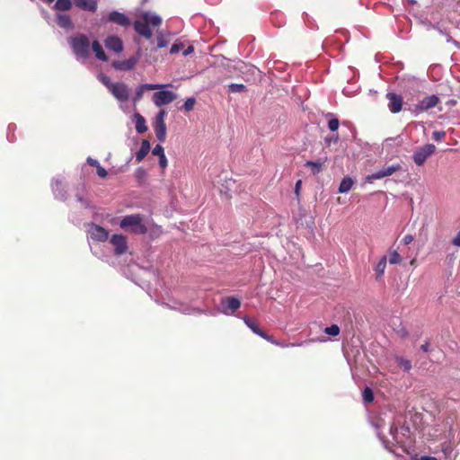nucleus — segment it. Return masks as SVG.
<instances>
[{"mask_svg": "<svg viewBox=\"0 0 460 460\" xmlns=\"http://www.w3.org/2000/svg\"><path fill=\"white\" fill-rule=\"evenodd\" d=\"M162 18L155 13L145 12L135 21L134 29L142 37L151 39L153 32L150 27H159L162 24Z\"/></svg>", "mask_w": 460, "mask_h": 460, "instance_id": "1", "label": "nucleus"}, {"mask_svg": "<svg viewBox=\"0 0 460 460\" xmlns=\"http://www.w3.org/2000/svg\"><path fill=\"white\" fill-rule=\"evenodd\" d=\"M68 43L76 60L84 63L90 56V40L88 37L82 33H76L68 39Z\"/></svg>", "mask_w": 460, "mask_h": 460, "instance_id": "2", "label": "nucleus"}, {"mask_svg": "<svg viewBox=\"0 0 460 460\" xmlns=\"http://www.w3.org/2000/svg\"><path fill=\"white\" fill-rule=\"evenodd\" d=\"M119 226L121 228L137 234H145L147 230L146 226L143 223V218L139 215L125 217L120 221Z\"/></svg>", "mask_w": 460, "mask_h": 460, "instance_id": "3", "label": "nucleus"}, {"mask_svg": "<svg viewBox=\"0 0 460 460\" xmlns=\"http://www.w3.org/2000/svg\"><path fill=\"white\" fill-rule=\"evenodd\" d=\"M176 97L177 95L172 91L161 90L153 94L152 101L155 106L161 107L172 102Z\"/></svg>", "mask_w": 460, "mask_h": 460, "instance_id": "4", "label": "nucleus"}, {"mask_svg": "<svg viewBox=\"0 0 460 460\" xmlns=\"http://www.w3.org/2000/svg\"><path fill=\"white\" fill-rule=\"evenodd\" d=\"M435 146L433 144H427L418 148L413 154V161L417 165H422L427 158L435 152Z\"/></svg>", "mask_w": 460, "mask_h": 460, "instance_id": "5", "label": "nucleus"}, {"mask_svg": "<svg viewBox=\"0 0 460 460\" xmlns=\"http://www.w3.org/2000/svg\"><path fill=\"white\" fill-rule=\"evenodd\" d=\"M111 94L120 102H127L129 97V90L123 83H115L110 90Z\"/></svg>", "mask_w": 460, "mask_h": 460, "instance_id": "6", "label": "nucleus"}, {"mask_svg": "<svg viewBox=\"0 0 460 460\" xmlns=\"http://www.w3.org/2000/svg\"><path fill=\"white\" fill-rule=\"evenodd\" d=\"M140 55L137 53L126 60H116L112 63V66L119 71H130L132 70L139 60Z\"/></svg>", "mask_w": 460, "mask_h": 460, "instance_id": "7", "label": "nucleus"}, {"mask_svg": "<svg viewBox=\"0 0 460 460\" xmlns=\"http://www.w3.org/2000/svg\"><path fill=\"white\" fill-rule=\"evenodd\" d=\"M399 170H401V165L399 164L384 166L382 169L367 176V180L373 181L382 179L394 174L395 172Z\"/></svg>", "mask_w": 460, "mask_h": 460, "instance_id": "8", "label": "nucleus"}, {"mask_svg": "<svg viewBox=\"0 0 460 460\" xmlns=\"http://www.w3.org/2000/svg\"><path fill=\"white\" fill-rule=\"evenodd\" d=\"M439 102V98L437 95H430L421 100L414 108L413 111L416 113L427 111L434 108Z\"/></svg>", "mask_w": 460, "mask_h": 460, "instance_id": "9", "label": "nucleus"}, {"mask_svg": "<svg viewBox=\"0 0 460 460\" xmlns=\"http://www.w3.org/2000/svg\"><path fill=\"white\" fill-rule=\"evenodd\" d=\"M111 243L114 247V252L117 255H121L127 251V240L126 237L121 234H114L111 238Z\"/></svg>", "mask_w": 460, "mask_h": 460, "instance_id": "10", "label": "nucleus"}, {"mask_svg": "<svg viewBox=\"0 0 460 460\" xmlns=\"http://www.w3.org/2000/svg\"><path fill=\"white\" fill-rule=\"evenodd\" d=\"M386 98L388 100V108L391 112L397 113L401 111L402 105V98L401 95H398L394 93H388L386 94Z\"/></svg>", "mask_w": 460, "mask_h": 460, "instance_id": "11", "label": "nucleus"}, {"mask_svg": "<svg viewBox=\"0 0 460 460\" xmlns=\"http://www.w3.org/2000/svg\"><path fill=\"white\" fill-rule=\"evenodd\" d=\"M88 234L93 240L103 242L108 238V232L102 226L97 225L90 226Z\"/></svg>", "mask_w": 460, "mask_h": 460, "instance_id": "12", "label": "nucleus"}, {"mask_svg": "<svg viewBox=\"0 0 460 460\" xmlns=\"http://www.w3.org/2000/svg\"><path fill=\"white\" fill-rule=\"evenodd\" d=\"M108 21L123 27H127L130 24L128 17L118 11L111 12L108 15Z\"/></svg>", "mask_w": 460, "mask_h": 460, "instance_id": "13", "label": "nucleus"}, {"mask_svg": "<svg viewBox=\"0 0 460 460\" xmlns=\"http://www.w3.org/2000/svg\"><path fill=\"white\" fill-rule=\"evenodd\" d=\"M105 47L114 51L115 53H120L123 50L122 40L117 36H109L105 40Z\"/></svg>", "mask_w": 460, "mask_h": 460, "instance_id": "14", "label": "nucleus"}, {"mask_svg": "<svg viewBox=\"0 0 460 460\" xmlns=\"http://www.w3.org/2000/svg\"><path fill=\"white\" fill-rule=\"evenodd\" d=\"M58 25L63 29L72 31L74 23L69 15L64 13H58L56 15Z\"/></svg>", "mask_w": 460, "mask_h": 460, "instance_id": "15", "label": "nucleus"}, {"mask_svg": "<svg viewBox=\"0 0 460 460\" xmlns=\"http://www.w3.org/2000/svg\"><path fill=\"white\" fill-rule=\"evenodd\" d=\"M74 1H75V4L83 10L94 12L97 9V2L94 0H74Z\"/></svg>", "mask_w": 460, "mask_h": 460, "instance_id": "16", "label": "nucleus"}, {"mask_svg": "<svg viewBox=\"0 0 460 460\" xmlns=\"http://www.w3.org/2000/svg\"><path fill=\"white\" fill-rule=\"evenodd\" d=\"M134 121H135L136 130L137 133L143 134L147 130V127L146 125V119L141 114L135 113L134 114Z\"/></svg>", "mask_w": 460, "mask_h": 460, "instance_id": "17", "label": "nucleus"}, {"mask_svg": "<svg viewBox=\"0 0 460 460\" xmlns=\"http://www.w3.org/2000/svg\"><path fill=\"white\" fill-rule=\"evenodd\" d=\"M150 143L147 140H143L139 150L136 154V162L140 163L149 153Z\"/></svg>", "mask_w": 460, "mask_h": 460, "instance_id": "18", "label": "nucleus"}, {"mask_svg": "<svg viewBox=\"0 0 460 460\" xmlns=\"http://www.w3.org/2000/svg\"><path fill=\"white\" fill-rule=\"evenodd\" d=\"M155 133L156 138L160 142H164L166 137V125L165 122H155Z\"/></svg>", "mask_w": 460, "mask_h": 460, "instance_id": "19", "label": "nucleus"}, {"mask_svg": "<svg viewBox=\"0 0 460 460\" xmlns=\"http://www.w3.org/2000/svg\"><path fill=\"white\" fill-rule=\"evenodd\" d=\"M387 257L383 256L375 267L376 279H381L386 268Z\"/></svg>", "mask_w": 460, "mask_h": 460, "instance_id": "20", "label": "nucleus"}, {"mask_svg": "<svg viewBox=\"0 0 460 460\" xmlns=\"http://www.w3.org/2000/svg\"><path fill=\"white\" fill-rule=\"evenodd\" d=\"M92 49L95 54V57L102 61H106L108 59L104 50L102 49V45L97 41L94 40L92 44Z\"/></svg>", "mask_w": 460, "mask_h": 460, "instance_id": "21", "label": "nucleus"}, {"mask_svg": "<svg viewBox=\"0 0 460 460\" xmlns=\"http://www.w3.org/2000/svg\"><path fill=\"white\" fill-rule=\"evenodd\" d=\"M169 35V33H165L164 31H156L157 48H165L169 44L170 40L167 39Z\"/></svg>", "mask_w": 460, "mask_h": 460, "instance_id": "22", "label": "nucleus"}, {"mask_svg": "<svg viewBox=\"0 0 460 460\" xmlns=\"http://www.w3.org/2000/svg\"><path fill=\"white\" fill-rule=\"evenodd\" d=\"M73 6L71 0H57L53 8L58 11H69Z\"/></svg>", "mask_w": 460, "mask_h": 460, "instance_id": "23", "label": "nucleus"}, {"mask_svg": "<svg viewBox=\"0 0 460 460\" xmlns=\"http://www.w3.org/2000/svg\"><path fill=\"white\" fill-rule=\"evenodd\" d=\"M388 260L391 264H400L402 261V257L396 250H389Z\"/></svg>", "mask_w": 460, "mask_h": 460, "instance_id": "24", "label": "nucleus"}, {"mask_svg": "<svg viewBox=\"0 0 460 460\" xmlns=\"http://www.w3.org/2000/svg\"><path fill=\"white\" fill-rule=\"evenodd\" d=\"M353 185V181L351 178L346 177L344 178L339 187V191L341 193L348 192Z\"/></svg>", "mask_w": 460, "mask_h": 460, "instance_id": "25", "label": "nucleus"}, {"mask_svg": "<svg viewBox=\"0 0 460 460\" xmlns=\"http://www.w3.org/2000/svg\"><path fill=\"white\" fill-rule=\"evenodd\" d=\"M226 303H227V309H229L233 312L237 310L241 305L239 299L236 297H234V296L227 297Z\"/></svg>", "mask_w": 460, "mask_h": 460, "instance_id": "26", "label": "nucleus"}, {"mask_svg": "<svg viewBox=\"0 0 460 460\" xmlns=\"http://www.w3.org/2000/svg\"><path fill=\"white\" fill-rule=\"evenodd\" d=\"M244 323H246V325L256 334L263 337V338H266V336L264 335V333L259 329V327L252 321L250 320L249 318L245 317L244 319Z\"/></svg>", "mask_w": 460, "mask_h": 460, "instance_id": "27", "label": "nucleus"}, {"mask_svg": "<svg viewBox=\"0 0 460 460\" xmlns=\"http://www.w3.org/2000/svg\"><path fill=\"white\" fill-rule=\"evenodd\" d=\"M323 164V163L320 162V161H317V162L307 161L305 163V166L306 167H311L312 168V171H313L314 174H317V173L320 172V171L322 170Z\"/></svg>", "mask_w": 460, "mask_h": 460, "instance_id": "28", "label": "nucleus"}, {"mask_svg": "<svg viewBox=\"0 0 460 460\" xmlns=\"http://www.w3.org/2000/svg\"><path fill=\"white\" fill-rule=\"evenodd\" d=\"M395 359L398 366L402 367L404 371H409L411 368V363L410 360L402 357H396Z\"/></svg>", "mask_w": 460, "mask_h": 460, "instance_id": "29", "label": "nucleus"}, {"mask_svg": "<svg viewBox=\"0 0 460 460\" xmlns=\"http://www.w3.org/2000/svg\"><path fill=\"white\" fill-rule=\"evenodd\" d=\"M228 91L230 93H243L246 91V86L243 84H230Z\"/></svg>", "mask_w": 460, "mask_h": 460, "instance_id": "30", "label": "nucleus"}, {"mask_svg": "<svg viewBox=\"0 0 460 460\" xmlns=\"http://www.w3.org/2000/svg\"><path fill=\"white\" fill-rule=\"evenodd\" d=\"M172 308L174 310H178L186 314H190L192 311L189 305L182 304V303H175V305H172Z\"/></svg>", "mask_w": 460, "mask_h": 460, "instance_id": "31", "label": "nucleus"}, {"mask_svg": "<svg viewBox=\"0 0 460 460\" xmlns=\"http://www.w3.org/2000/svg\"><path fill=\"white\" fill-rule=\"evenodd\" d=\"M363 400L366 402H371L374 400V394L372 390L369 387H366L362 394Z\"/></svg>", "mask_w": 460, "mask_h": 460, "instance_id": "32", "label": "nucleus"}, {"mask_svg": "<svg viewBox=\"0 0 460 460\" xmlns=\"http://www.w3.org/2000/svg\"><path fill=\"white\" fill-rule=\"evenodd\" d=\"M324 332L331 336H337L340 333V328L338 325L333 324L324 329Z\"/></svg>", "mask_w": 460, "mask_h": 460, "instance_id": "33", "label": "nucleus"}, {"mask_svg": "<svg viewBox=\"0 0 460 460\" xmlns=\"http://www.w3.org/2000/svg\"><path fill=\"white\" fill-rule=\"evenodd\" d=\"M145 90H161L171 84H142Z\"/></svg>", "mask_w": 460, "mask_h": 460, "instance_id": "34", "label": "nucleus"}, {"mask_svg": "<svg viewBox=\"0 0 460 460\" xmlns=\"http://www.w3.org/2000/svg\"><path fill=\"white\" fill-rule=\"evenodd\" d=\"M98 78L109 89V91L111 90V85H114L115 84L111 83L110 78L103 74L99 75Z\"/></svg>", "mask_w": 460, "mask_h": 460, "instance_id": "35", "label": "nucleus"}, {"mask_svg": "<svg viewBox=\"0 0 460 460\" xmlns=\"http://www.w3.org/2000/svg\"><path fill=\"white\" fill-rule=\"evenodd\" d=\"M196 100L193 97L188 98L183 105V108L186 111H190L193 110Z\"/></svg>", "mask_w": 460, "mask_h": 460, "instance_id": "36", "label": "nucleus"}, {"mask_svg": "<svg viewBox=\"0 0 460 460\" xmlns=\"http://www.w3.org/2000/svg\"><path fill=\"white\" fill-rule=\"evenodd\" d=\"M340 122L339 119L336 118H332L328 121V128L331 131H336L339 128Z\"/></svg>", "mask_w": 460, "mask_h": 460, "instance_id": "37", "label": "nucleus"}, {"mask_svg": "<svg viewBox=\"0 0 460 460\" xmlns=\"http://www.w3.org/2000/svg\"><path fill=\"white\" fill-rule=\"evenodd\" d=\"M152 153L154 155H157L161 157L162 155H164V147L161 145H156L153 150Z\"/></svg>", "mask_w": 460, "mask_h": 460, "instance_id": "38", "label": "nucleus"}, {"mask_svg": "<svg viewBox=\"0 0 460 460\" xmlns=\"http://www.w3.org/2000/svg\"><path fill=\"white\" fill-rule=\"evenodd\" d=\"M182 48H183V44L182 43L176 42V43L172 45V47L170 49V53L171 54H175V53L179 52Z\"/></svg>", "mask_w": 460, "mask_h": 460, "instance_id": "39", "label": "nucleus"}, {"mask_svg": "<svg viewBox=\"0 0 460 460\" xmlns=\"http://www.w3.org/2000/svg\"><path fill=\"white\" fill-rule=\"evenodd\" d=\"M446 136L444 131H434L432 134V138L436 141H441Z\"/></svg>", "mask_w": 460, "mask_h": 460, "instance_id": "40", "label": "nucleus"}, {"mask_svg": "<svg viewBox=\"0 0 460 460\" xmlns=\"http://www.w3.org/2000/svg\"><path fill=\"white\" fill-rule=\"evenodd\" d=\"M144 91H145V88L143 87V85H140L137 91H136V95H135V98L134 100L135 101H138L142 98L143 96V93H144Z\"/></svg>", "mask_w": 460, "mask_h": 460, "instance_id": "41", "label": "nucleus"}, {"mask_svg": "<svg viewBox=\"0 0 460 460\" xmlns=\"http://www.w3.org/2000/svg\"><path fill=\"white\" fill-rule=\"evenodd\" d=\"M166 115V112L164 110H161L156 117H155V122H164V117Z\"/></svg>", "mask_w": 460, "mask_h": 460, "instance_id": "42", "label": "nucleus"}, {"mask_svg": "<svg viewBox=\"0 0 460 460\" xmlns=\"http://www.w3.org/2000/svg\"><path fill=\"white\" fill-rule=\"evenodd\" d=\"M414 240V237L413 235L411 234H405L402 239V243L404 244V245H408L410 244L412 241Z\"/></svg>", "mask_w": 460, "mask_h": 460, "instance_id": "43", "label": "nucleus"}, {"mask_svg": "<svg viewBox=\"0 0 460 460\" xmlns=\"http://www.w3.org/2000/svg\"><path fill=\"white\" fill-rule=\"evenodd\" d=\"M97 174L101 178H105L107 176V171L102 167L100 164L96 167Z\"/></svg>", "mask_w": 460, "mask_h": 460, "instance_id": "44", "label": "nucleus"}, {"mask_svg": "<svg viewBox=\"0 0 460 460\" xmlns=\"http://www.w3.org/2000/svg\"><path fill=\"white\" fill-rule=\"evenodd\" d=\"M452 243L455 246L460 247V229H459V232L456 234V235L453 238Z\"/></svg>", "mask_w": 460, "mask_h": 460, "instance_id": "45", "label": "nucleus"}, {"mask_svg": "<svg viewBox=\"0 0 460 460\" xmlns=\"http://www.w3.org/2000/svg\"><path fill=\"white\" fill-rule=\"evenodd\" d=\"M159 164L162 168H165L167 166V159L165 155L159 157Z\"/></svg>", "mask_w": 460, "mask_h": 460, "instance_id": "46", "label": "nucleus"}, {"mask_svg": "<svg viewBox=\"0 0 460 460\" xmlns=\"http://www.w3.org/2000/svg\"><path fill=\"white\" fill-rule=\"evenodd\" d=\"M87 163H88L90 165H92V166H95V167H97V166L100 164H99V162H98L97 160L93 159V158H91V157H88V158H87Z\"/></svg>", "mask_w": 460, "mask_h": 460, "instance_id": "47", "label": "nucleus"}, {"mask_svg": "<svg viewBox=\"0 0 460 460\" xmlns=\"http://www.w3.org/2000/svg\"><path fill=\"white\" fill-rule=\"evenodd\" d=\"M325 141L328 143V144H331L332 142H334L336 143L338 141V137L337 136H332V137H328L325 138Z\"/></svg>", "mask_w": 460, "mask_h": 460, "instance_id": "48", "label": "nucleus"}, {"mask_svg": "<svg viewBox=\"0 0 460 460\" xmlns=\"http://www.w3.org/2000/svg\"><path fill=\"white\" fill-rule=\"evenodd\" d=\"M194 51V48L192 46H189L184 51H183V56H188L190 55V53H192Z\"/></svg>", "mask_w": 460, "mask_h": 460, "instance_id": "49", "label": "nucleus"}, {"mask_svg": "<svg viewBox=\"0 0 460 460\" xmlns=\"http://www.w3.org/2000/svg\"><path fill=\"white\" fill-rule=\"evenodd\" d=\"M420 460H438V459L435 457H432V456H421Z\"/></svg>", "mask_w": 460, "mask_h": 460, "instance_id": "50", "label": "nucleus"}, {"mask_svg": "<svg viewBox=\"0 0 460 460\" xmlns=\"http://www.w3.org/2000/svg\"><path fill=\"white\" fill-rule=\"evenodd\" d=\"M421 349L425 352H427L429 350V343H426V344H423L421 346Z\"/></svg>", "mask_w": 460, "mask_h": 460, "instance_id": "51", "label": "nucleus"}, {"mask_svg": "<svg viewBox=\"0 0 460 460\" xmlns=\"http://www.w3.org/2000/svg\"><path fill=\"white\" fill-rule=\"evenodd\" d=\"M416 263V258H413L411 261H410V264L414 266Z\"/></svg>", "mask_w": 460, "mask_h": 460, "instance_id": "52", "label": "nucleus"}, {"mask_svg": "<svg viewBox=\"0 0 460 460\" xmlns=\"http://www.w3.org/2000/svg\"><path fill=\"white\" fill-rule=\"evenodd\" d=\"M300 184H301V181H298L296 182V188H297V187H299V185H300Z\"/></svg>", "mask_w": 460, "mask_h": 460, "instance_id": "53", "label": "nucleus"}, {"mask_svg": "<svg viewBox=\"0 0 460 460\" xmlns=\"http://www.w3.org/2000/svg\"><path fill=\"white\" fill-rule=\"evenodd\" d=\"M224 314H228L227 309L223 310Z\"/></svg>", "mask_w": 460, "mask_h": 460, "instance_id": "54", "label": "nucleus"}]
</instances>
